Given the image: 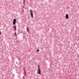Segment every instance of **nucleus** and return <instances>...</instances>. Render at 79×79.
I'll list each match as a JSON object with an SVG mask.
<instances>
[{"instance_id": "9d476101", "label": "nucleus", "mask_w": 79, "mask_h": 79, "mask_svg": "<svg viewBox=\"0 0 79 79\" xmlns=\"http://www.w3.org/2000/svg\"><path fill=\"white\" fill-rule=\"evenodd\" d=\"M24 74H25V75L26 74V72L24 71Z\"/></svg>"}, {"instance_id": "6e6552de", "label": "nucleus", "mask_w": 79, "mask_h": 79, "mask_svg": "<svg viewBox=\"0 0 79 79\" xmlns=\"http://www.w3.org/2000/svg\"><path fill=\"white\" fill-rule=\"evenodd\" d=\"M25 3V0H23V5H24V4Z\"/></svg>"}, {"instance_id": "ddd939ff", "label": "nucleus", "mask_w": 79, "mask_h": 79, "mask_svg": "<svg viewBox=\"0 0 79 79\" xmlns=\"http://www.w3.org/2000/svg\"><path fill=\"white\" fill-rule=\"evenodd\" d=\"M24 77H23V79H25Z\"/></svg>"}, {"instance_id": "f257e3e1", "label": "nucleus", "mask_w": 79, "mask_h": 79, "mask_svg": "<svg viewBox=\"0 0 79 79\" xmlns=\"http://www.w3.org/2000/svg\"><path fill=\"white\" fill-rule=\"evenodd\" d=\"M30 11L31 12V17L32 18H34V16H33V13H32V10H31V9L30 10Z\"/></svg>"}, {"instance_id": "7ed1b4c3", "label": "nucleus", "mask_w": 79, "mask_h": 79, "mask_svg": "<svg viewBox=\"0 0 79 79\" xmlns=\"http://www.w3.org/2000/svg\"><path fill=\"white\" fill-rule=\"evenodd\" d=\"M38 74H40V68L38 69Z\"/></svg>"}, {"instance_id": "1a4fd4ad", "label": "nucleus", "mask_w": 79, "mask_h": 79, "mask_svg": "<svg viewBox=\"0 0 79 79\" xmlns=\"http://www.w3.org/2000/svg\"><path fill=\"white\" fill-rule=\"evenodd\" d=\"M15 35H16V32H15Z\"/></svg>"}, {"instance_id": "9b49d317", "label": "nucleus", "mask_w": 79, "mask_h": 79, "mask_svg": "<svg viewBox=\"0 0 79 79\" xmlns=\"http://www.w3.org/2000/svg\"><path fill=\"white\" fill-rule=\"evenodd\" d=\"M38 68H40V65H38Z\"/></svg>"}, {"instance_id": "423d86ee", "label": "nucleus", "mask_w": 79, "mask_h": 79, "mask_svg": "<svg viewBox=\"0 0 79 79\" xmlns=\"http://www.w3.org/2000/svg\"><path fill=\"white\" fill-rule=\"evenodd\" d=\"M26 29H27V31H28V33H29V28L27 27H26Z\"/></svg>"}, {"instance_id": "20e7f679", "label": "nucleus", "mask_w": 79, "mask_h": 79, "mask_svg": "<svg viewBox=\"0 0 79 79\" xmlns=\"http://www.w3.org/2000/svg\"><path fill=\"white\" fill-rule=\"evenodd\" d=\"M66 18V19H68L69 18V16L68 15L66 14L65 16Z\"/></svg>"}, {"instance_id": "2eb2a0df", "label": "nucleus", "mask_w": 79, "mask_h": 79, "mask_svg": "<svg viewBox=\"0 0 79 79\" xmlns=\"http://www.w3.org/2000/svg\"><path fill=\"white\" fill-rule=\"evenodd\" d=\"M77 56H79L78 55H77Z\"/></svg>"}, {"instance_id": "4468645a", "label": "nucleus", "mask_w": 79, "mask_h": 79, "mask_svg": "<svg viewBox=\"0 0 79 79\" xmlns=\"http://www.w3.org/2000/svg\"><path fill=\"white\" fill-rule=\"evenodd\" d=\"M16 63H17V64H18V62H16Z\"/></svg>"}, {"instance_id": "39448f33", "label": "nucleus", "mask_w": 79, "mask_h": 79, "mask_svg": "<svg viewBox=\"0 0 79 79\" xmlns=\"http://www.w3.org/2000/svg\"><path fill=\"white\" fill-rule=\"evenodd\" d=\"M13 27H14V28L15 31H16V26L14 25L13 26Z\"/></svg>"}, {"instance_id": "f8f14e48", "label": "nucleus", "mask_w": 79, "mask_h": 79, "mask_svg": "<svg viewBox=\"0 0 79 79\" xmlns=\"http://www.w3.org/2000/svg\"><path fill=\"white\" fill-rule=\"evenodd\" d=\"M1 34H2V33L1 32V31H0V35H1Z\"/></svg>"}, {"instance_id": "f03ea898", "label": "nucleus", "mask_w": 79, "mask_h": 79, "mask_svg": "<svg viewBox=\"0 0 79 79\" xmlns=\"http://www.w3.org/2000/svg\"><path fill=\"white\" fill-rule=\"evenodd\" d=\"M16 19H14L13 20V24L15 25L16 24Z\"/></svg>"}, {"instance_id": "0eeeda50", "label": "nucleus", "mask_w": 79, "mask_h": 79, "mask_svg": "<svg viewBox=\"0 0 79 79\" xmlns=\"http://www.w3.org/2000/svg\"><path fill=\"white\" fill-rule=\"evenodd\" d=\"M39 51H40V50L39 49L36 50L37 52H39Z\"/></svg>"}, {"instance_id": "dca6fc26", "label": "nucleus", "mask_w": 79, "mask_h": 79, "mask_svg": "<svg viewBox=\"0 0 79 79\" xmlns=\"http://www.w3.org/2000/svg\"><path fill=\"white\" fill-rule=\"evenodd\" d=\"M24 68H25V67H24Z\"/></svg>"}]
</instances>
